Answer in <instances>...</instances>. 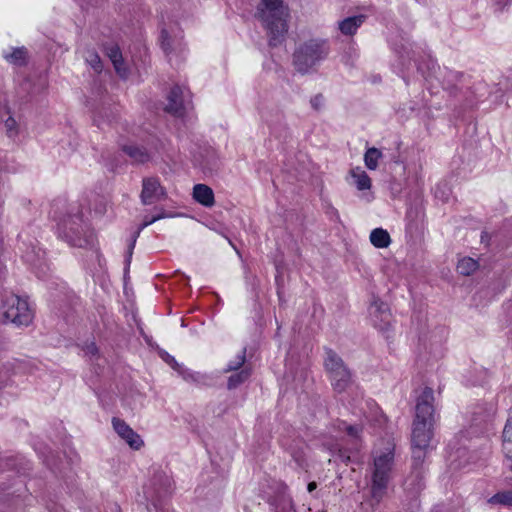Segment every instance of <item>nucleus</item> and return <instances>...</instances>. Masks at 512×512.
<instances>
[{
	"instance_id": "obj_6",
	"label": "nucleus",
	"mask_w": 512,
	"mask_h": 512,
	"mask_svg": "<svg viewBox=\"0 0 512 512\" xmlns=\"http://www.w3.org/2000/svg\"><path fill=\"white\" fill-rule=\"evenodd\" d=\"M3 321L16 326H28L33 319V313L26 300L17 295L5 296L2 304Z\"/></svg>"
},
{
	"instance_id": "obj_16",
	"label": "nucleus",
	"mask_w": 512,
	"mask_h": 512,
	"mask_svg": "<svg viewBox=\"0 0 512 512\" xmlns=\"http://www.w3.org/2000/svg\"><path fill=\"white\" fill-rule=\"evenodd\" d=\"M405 489L412 494L419 493L424 488L423 470L412 469L410 476L405 480Z\"/></svg>"
},
{
	"instance_id": "obj_22",
	"label": "nucleus",
	"mask_w": 512,
	"mask_h": 512,
	"mask_svg": "<svg viewBox=\"0 0 512 512\" xmlns=\"http://www.w3.org/2000/svg\"><path fill=\"white\" fill-rule=\"evenodd\" d=\"M479 268L478 262L470 257H464L457 264V271L464 276L473 274Z\"/></svg>"
},
{
	"instance_id": "obj_30",
	"label": "nucleus",
	"mask_w": 512,
	"mask_h": 512,
	"mask_svg": "<svg viewBox=\"0 0 512 512\" xmlns=\"http://www.w3.org/2000/svg\"><path fill=\"white\" fill-rule=\"evenodd\" d=\"M164 217H165L164 213H160V214H158L156 216H153L151 218L145 217L143 223L141 224V226L139 227L138 231L136 232V235H135V237L133 239V242L131 244V249L133 248V246L135 244L136 237L139 235V233H140V231L142 229H144L145 227L151 225L152 223H154V222H156V221H158V220H160V219H162Z\"/></svg>"
},
{
	"instance_id": "obj_37",
	"label": "nucleus",
	"mask_w": 512,
	"mask_h": 512,
	"mask_svg": "<svg viewBox=\"0 0 512 512\" xmlns=\"http://www.w3.org/2000/svg\"><path fill=\"white\" fill-rule=\"evenodd\" d=\"M163 359L175 370H180V365L176 362L175 358L166 354L165 357H163Z\"/></svg>"
},
{
	"instance_id": "obj_38",
	"label": "nucleus",
	"mask_w": 512,
	"mask_h": 512,
	"mask_svg": "<svg viewBox=\"0 0 512 512\" xmlns=\"http://www.w3.org/2000/svg\"><path fill=\"white\" fill-rule=\"evenodd\" d=\"M85 352L88 355L95 356L98 353V348L95 343H90L86 345Z\"/></svg>"
},
{
	"instance_id": "obj_33",
	"label": "nucleus",
	"mask_w": 512,
	"mask_h": 512,
	"mask_svg": "<svg viewBox=\"0 0 512 512\" xmlns=\"http://www.w3.org/2000/svg\"><path fill=\"white\" fill-rule=\"evenodd\" d=\"M345 431L350 437L358 439L362 432V427L360 425H345Z\"/></svg>"
},
{
	"instance_id": "obj_26",
	"label": "nucleus",
	"mask_w": 512,
	"mask_h": 512,
	"mask_svg": "<svg viewBox=\"0 0 512 512\" xmlns=\"http://www.w3.org/2000/svg\"><path fill=\"white\" fill-rule=\"evenodd\" d=\"M246 361V348H243L242 351L228 364L227 367L224 369L225 373L237 371L239 369L244 368V364Z\"/></svg>"
},
{
	"instance_id": "obj_24",
	"label": "nucleus",
	"mask_w": 512,
	"mask_h": 512,
	"mask_svg": "<svg viewBox=\"0 0 512 512\" xmlns=\"http://www.w3.org/2000/svg\"><path fill=\"white\" fill-rule=\"evenodd\" d=\"M382 157L379 149L372 147L367 149L364 154L365 165L369 170H375L378 167V160Z\"/></svg>"
},
{
	"instance_id": "obj_36",
	"label": "nucleus",
	"mask_w": 512,
	"mask_h": 512,
	"mask_svg": "<svg viewBox=\"0 0 512 512\" xmlns=\"http://www.w3.org/2000/svg\"><path fill=\"white\" fill-rule=\"evenodd\" d=\"M323 102H324V98H323V96L321 94H318V95L314 96L310 100L311 106L315 110H319L323 106Z\"/></svg>"
},
{
	"instance_id": "obj_5",
	"label": "nucleus",
	"mask_w": 512,
	"mask_h": 512,
	"mask_svg": "<svg viewBox=\"0 0 512 512\" xmlns=\"http://www.w3.org/2000/svg\"><path fill=\"white\" fill-rule=\"evenodd\" d=\"M324 367L336 392L342 393L352 385L353 379L350 369L332 349L325 350Z\"/></svg>"
},
{
	"instance_id": "obj_1",
	"label": "nucleus",
	"mask_w": 512,
	"mask_h": 512,
	"mask_svg": "<svg viewBox=\"0 0 512 512\" xmlns=\"http://www.w3.org/2000/svg\"><path fill=\"white\" fill-rule=\"evenodd\" d=\"M255 16L266 29L270 46H278L285 40L288 10L283 0H261Z\"/></svg>"
},
{
	"instance_id": "obj_20",
	"label": "nucleus",
	"mask_w": 512,
	"mask_h": 512,
	"mask_svg": "<svg viewBox=\"0 0 512 512\" xmlns=\"http://www.w3.org/2000/svg\"><path fill=\"white\" fill-rule=\"evenodd\" d=\"M503 452L507 458L512 459V419H508L502 434Z\"/></svg>"
},
{
	"instance_id": "obj_31",
	"label": "nucleus",
	"mask_w": 512,
	"mask_h": 512,
	"mask_svg": "<svg viewBox=\"0 0 512 512\" xmlns=\"http://www.w3.org/2000/svg\"><path fill=\"white\" fill-rule=\"evenodd\" d=\"M86 61L96 72H100L102 70L101 59L97 53L89 52L88 56L86 57Z\"/></svg>"
},
{
	"instance_id": "obj_10",
	"label": "nucleus",
	"mask_w": 512,
	"mask_h": 512,
	"mask_svg": "<svg viewBox=\"0 0 512 512\" xmlns=\"http://www.w3.org/2000/svg\"><path fill=\"white\" fill-rule=\"evenodd\" d=\"M165 192L157 178H146L143 180L141 201L144 205H150L164 196Z\"/></svg>"
},
{
	"instance_id": "obj_28",
	"label": "nucleus",
	"mask_w": 512,
	"mask_h": 512,
	"mask_svg": "<svg viewBox=\"0 0 512 512\" xmlns=\"http://www.w3.org/2000/svg\"><path fill=\"white\" fill-rule=\"evenodd\" d=\"M353 178L358 190H367L371 187V179L366 172L353 173Z\"/></svg>"
},
{
	"instance_id": "obj_8",
	"label": "nucleus",
	"mask_w": 512,
	"mask_h": 512,
	"mask_svg": "<svg viewBox=\"0 0 512 512\" xmlns=\"http://www.w3.org/2000/svg\"><path fill=\"white\" fill-rule=\"evenodd\" d=\"M80 222H82L80 217H76L75 220L71 218L65 220L62 224L61 232L72 246L84 247L92 243V236H81L83 227L80 225Z\"/></svg>"
},
{
	"instance_id": "obj_27",
	"label": "nucleus",
	"mask_w": 512,
	"mask_h": 512,
	"mask_svg": "<svg viewBox=\"0 0 512 512\" xmlns=\"http://www.w3.org/2000/svg\"><path fill=\"white\" fill-rule=\"evenodd\" d=\"M426 449L413 446V454H412V469L422 470V464L426 457Z\"/></svg>"
},
{
	"instance_id": "obj_25",
	"label": "nucleus",
	"mask_w": 512,
	"mask_h": 512,
	"mask_svg": "<svg viewBox=\"0 0 512 512\" xmlns=\"http://www.w3.org/2000/svg\"><path fill=\"white\" fill-rule=\"evenodd\" d=\"M488 503L512 507V491H502L489 498Z\"/></svg>"
},
{
	"instance_id": "obj_9",
	"label": "nucleus",
	"mask_w": 512,
	"mask_h": 512,
	"mask_svg": "<svg viewBox=\"0 0 512 512\" xmlns=\"http://www.w3.org/2000/svg\"><path fill=\"white\" fill-rule=\"evenodd\" d=\"M112 425L115 432L132 448L140 449L144 442L141 437L122 419L114 417Z\"/></svg>"
},
{
	"instance_id": "obj_23",
	"label": "nucleus",
	"mask_w": 512,
	"mask_h": 512,
	"mask_svg": "<svg viewBox=\"0 0 512 512\" xmlns=\"http://www.w3.org/2000/svg\"><path fill=\"white\" fill-rule=\"evenodd\" d=\"M464 75L460 72L445 70L442 75L443 86L445 89L453 90L457 87V83L461 81Z\"/></svg>"
},
{
	"instance_id": "obj_11",
	"label": "nucleus",
	"mask_w": 512,
	"mask_h": 512,
	"mask_svg": "<svg viewBox=\"0 0 512 512\" xmlns=\"http://www.w3.org/2000/svg\"><path fill=\"white\" fill-rule=\"evenodd\" d=\"M371 309H372L371 313L374 314V316L376 318L379 317L380 322H381L378 324L377 320L374 319V324L382 330L386 329L388 327V325L390 324V319H391V315H390L389 308H388L387 304H385L382 301L377 300V301L373 302Z\"/></svg>"
},
{
	"instance_id": "obj_18",
	"label": "nucleus",
	"mask_w": 512,
	"mask_h": 512,
	"mask_svg": "<svg viewBox=\"0 0 512 512\" xmlns=\"http://www.w3.org/2000/svg\"><path fill=\"white\" fill-rule=\"evenodd\" d=\"M370 241L377 248H386L391 243L389 233L382 228H375L370 233Z\"/></svg>"
},
{
	"instance_id": "obj_17",
	"label": "nucleus",
	"mask_w": 512,
	"mask_h": 512,
	"mask_svg": "<svg viewBox=\"0 0 512 512\" xmlns=\"http://www.w3.org/2000/svg\"><path fill=\"white\" fill-rule=\"evenodd\" d=\"M3 57L11 64L22 66L26 64L27 50L25 47L12 48L10 52L4 51Z\"/></svg>"
},
{
	"instance_id": "obj_3",
	"label": "nucleus",
	"mask_w": 512,
	"mask_h": 512,
	"mask_svg": "<svg viewBox=\"0 0 512 512\" xmlns=\"http://www.w3.org/2000/svg\"><path fill=\"white\" fill-rule=\"evenodd\" d=\"M329 52L330 48L326 40L310 39L295 50L293 65L299 73H308L326 59Z\"/></svg>"
},
{
	"instance_id": "obj_15",
	"label": "nucleus",
	"mask_w": 512,
	"mask_h": 512,
	"mask_svg": "<svg viewBox=\"0 0 512 512\" xmlns=\"http://www.w3.org/2000/svg\"><path fill=\"white\" fill-rule=\"evenodd\" d=\"M107 55L110 58L111 62L113 63V66H114L117 74L122 78H126L128 75V70L123 63V58H122V53L120 51V48L116 45L109 47L107 49Z\"/></svg>"
},
{
	"instance_id": "obj_7",
	"label": "nucleus",
	"mask_w": 512,
	"mask_h": 512,
	"mask_svg": "<svg viewBox=\"0 0 512 512\" xmlns=\"http://www.w3.org/2000/svg\"><path fill=\"white\" fill-rule=\"evenodd\" d=\"M191 108L190 91L180 86H174L168 96L166 111L175 115L183 116Z\"/></svg>"
},
{
	"instance_id": "obj_2",
	"label": "nucleus",
	"mask_w": 512,
	"mask_h": 512,
	"mask_svg": "<svg viewBox=\"0 0 512 512\" xmlns=\"http://www.w3.org/2000/svg\"><path fill=\"white\" fill-rule=\"evenodd\" d=\"M434 393L429 387H425L417 398L416 415L412 429V445L420 448H428L432 439V426L435 422Z\"/></svg>"
},
{
	"instance_id": "obj_14",
	"label": "nucleus",
	"mask_w": 512,
	"mask_h": 512,
	"mask_svg": "<svg viewBox=\"0 0 512 512\" xmlns=\"http://www.w3.org/2000/svg\"><path fill=\"white\" fill-rule=\"evenodd\" d=\"M122 150L134 163L142 164L150 160V154L141 146L134 144L124 145Z\"/></svg>"
},
{
	"instance_id": "obj_39",
	"label": "nucleus",
	"mask_w": 512,
	"mask_h": 512,
	"mask_svg": "<svg viewBox=\"0 0 512 512\" xmlns=\"http://www.w3.org/2000/svg\"><path fill=\"white\" fill-rule=\"evenodd\" d=\"M317 488L316 482L312 481L308 484L307 489L309 492L314 491Z\"/></svg>"
},
{
	"instance_id": "obj_12",
	"label": "nucleus",
	"mask_w": 512,
	"mask_h": 512,
	"mask_svg": "<svg viewBox=\"0 0 512 512\" xmlns=\"http://www.w3.org/2000/svg\"><path fill=\"white\" fill-rule=\"evenodd\" d=\"M193 198L205 207L214 205V192L205 184H196L193 188Z\"/></svg>"
},
{
	"instance_id": "obj_35",
	"label": "nucleus",
	"mask_w": 512,
	"mask_h": 512,
	"mask_svg": "<svg viewBox=\"0 0 512 512\" xmlns=\"http://www.w3.org/2000/svg\"><path fill=\"white\" fill-rule=\"evenodd\" d=\"M179 372L182 374L184 380L186 381L199 382L203 378V375H201L200 373L182 371L181 369L179 370Z\"/></svg>"
},
{
	"instance_id": "obj_32",
	"label": "nucleus",
	"mask_w": 512,
	"mask_h": 512,
	"mask_svg": "<svg viewBox=\"0 0 512 512\" xmlns=\"http://www.w3.org/2000/svg\"><path fill=\"white\" fill-rule=\"evenodd\" d=\"M161 47L167 54L172 50L171 39L165 29L161 31Z\"/></svg>"
},
{
	"instance_id": "obj_29",
	"label": "nucleus",
	"mask_w": 512,
	"mask_h": 512,
	"mask_svg": "<svg viewBox=\"0 0 512 512\" xmlns=\"http://www.w3.org/2000/svg\"><path fill=\"white\" fill-rule=\"evenodd\" d=\"M275 512H295L292 500L290 498L280 497L276 502Z\"/></svg>"
},
{
	"instance_id": "obj_34",
	"label": "nucleus",
	"mask_w": 512,
	"mask_h": 512,
	"mask_svg": "<svg viewBox=\"0 0 512 512\" xmlns=\"http://www.w3.org/2000/svg\"><path fill=\"white\" fill-rule=\"evenodd\" d=\"M16 126H17V123L13 117H8L6 119L5 128L7 130L9 137L15 136L17 134Z\"/></svg>"
},
{
	"instance_id": "obj_4",
	"label": "nucleus",
	"mask_w": 512,
	"mask_h": 512,
	"mask_svg": "<svg viewBox=\"0 0 512 512\" xmlns=\"http://www.w3.org/2000/svg\"><path fill=\"white\" fill-rule=\"evenodd\" d=\"M394 463V453L391 449L374 457L371 483V498L375 504L380 503L384 497Z\"/></svg>"
},
{
	"instance_id": "obj_19",
	"label": "nucleus",
	"mask_w": 512,
	"mask_h": 512,
	"mask_svg": "<svg viewBox=\"0 0 512 512\" xmlns=\"http://www.w3.org/2000/svg\"><path fill=\"white\" fill-rule=\"evenodd\" d=\"M153 485L158 486L155 488L159 497L168 494L172 488V480L164 473H158L153 479Z\"/></svg>"
},
{
	"instance_id": "obj_13",
	"label": "nucleus",
	"mask_w": 512,
	"mask_h": 512,
	"mask_svg": "<svg viewBox=\"0 0 512 512\" xmlns=\"http://www.w3.org/2000/svg\"><path fill=\"white\" fill-rule=\"evenodd\" d=\"M365 19L366 16L364 15L348 17L338 23V28L343 35L352 36L364 23Z\"/></svg>"
},
{
	"instance_id": "obj_21",
	"label": "nucleus",
	"mask_w": 512,
	"mask_h": 512,
	"mask_svg": "<svg viewBox=\"0 0 512 512\" xmlns=\"http://www.w3.org/2000/svg\"><path fill=\"white\" fill-rule=\"evenodd\" d=\"M251 375V369L249 367L242 368L239 372L232 374L228 378L227 388L229 390L237 388L239 385L244 383Z\"/></svg>"
}]
</instances>
